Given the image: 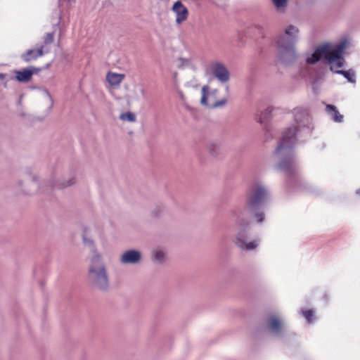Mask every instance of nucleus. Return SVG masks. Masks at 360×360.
Instances as JSON below:
<instances>
[{
	"instance_id": "38",
	"label": "nucleus",
	"mask_w": 360,
	"mask_h": 360,
	"mask_svg": "<svg viewBox=\"0 0 360 360\" xmlns=\"http://www.w3.org/2000/svg\"><path fill=\"white\" fill-rule=\"evenodd\" d=\"M176 75H177V74H176V73H174V77H176Z\"/></svg>"
},
{
	"instance_id": "16",
	"label": "nucleus",
	"mask_w": 360,
	"mask_h": 360,
	"mask_svg": "<svg viewBox=\"0 0 360 360\" xmlns=\"http://www.w3.org/2000/svg\"><path fill=\"white\" fill-rule=\"evenodd\" d=\"M44 46H40L37 49L27 50L25 53L21 56L22 60L25 62H30L32 60H35L37 58L44 55L43 51Z\"/></svg>"
},
{
	"instance_id": "15",
	"label": "nucleus",
	"mask_w": 360,
	"mask_h": 360,
	"mask_svg": "<svg viewBox=\"0 0 360 360\" xmlns=\"http://www.w3.org/2000/svg\"><path fill=\"white\" fill-rule=\"evenodd\" d=\"M295 42L296 41L290 39L283 34H279L276 39L277 49L294 46Z\"/></svg>"
},
{
	"instance_id": "25",
	"label": "nucleus",
	"mask_w": 360,
	"mask_h": 360,
	"mask_svg": "<svg viewBox=\"0 0 360 360\" xmlns=\"http://www.w3.org/2000/svg\"><path fill=\"white\" fill-rule=\"evenodd\" d=\"M177 66L179 68H188L191 65V60L189 58H179L177 61Z\"/></svg>"
},
{
	"instance_id": "29",
	"label": "nucleus",
	"mask_w": 360,
	"mask_h": 360,
	"mask_svg": "<svg viewBox=\"0 0 360 360\" xmlns=\"http://www.w3.org/2000/svg\"><path fill=\"white\" fill-rule=\"evenodd\" d=\"M53 41V34L48 33L44 37V45L49 44Z\"/></svg>"
},
{
	"instance_id": "9",
	"label": "nucleus",
	"mask_w": 360,
	"mask_h": 360,
	"mask_svg": "<svg viewBox=\"0 0 360 360\" xmlns=\"http://www.w3.org/2000/svg\"><path fill=\"white\" fill-rule=\"evenodd\" d=\"M297 57V54L295 46L277 49V58L281 63L285 65L293 63Z\"/></svg>"
},
{
	"instance_id": "13",
	"label": "nucleus",
	"mask_w": 360,
	"mask_h": 360,
	"mask_svg": "<svg viewBox=\"0 0 360 360\" xmlns=\"http://www.w3.org/2000/svg\"><path fill=\"white\" fill-rule=\"evenodd\" d=\"M268 325L270 330L275 334H279L285 326L283 319L276 315L269 316Z\"/></svg>"
},
{
	"instance_id": "18",
	"label": "nucleus",
	"mask_w": 360,
	"mask_h": 360,
	"mask_svg": "<svg viewBox=\"0 0 360 360\" xmlns=\"http://www.w3.org/2000/svg\"><path fill=\"white\" fill-rule=\"evenodd\" d=\"M82 241L85 246L90 248H94L95 244L91 236V228L89 226H83L82 228Z\"/></svg>"
},
{
	"instance_id": "10",
	"label": "nucleus",
	"mask_w": 360,
	"mask_h": 360,
	"mask_svg": "<svg viewBox=\"0 0 360 360\" xmlns=\"http://www.w3.org/2000/svg\"><path fill=\"white\" fill-rule=\"evenodd\" d=\"M152 262L158 265L164 264L168 260V250L166 247L158 245L151 251Z\"/></svg>"
},
{
	"instance_id": "3",
	"label": "nucleus",
	"mask_w": 360,
	"mask_h": 360,
	"mask_svg": "<svg viewBox=\"0 0 360 360\" xmlns=\"http://www.w3.org/2000/svg\"><path fill=\"white\" fill-rule=\"evenodd\" d=\"M297 133L295 127L288 128L283 134L282 139L272 158L277 162V168L286 173H290L294 165L292 148L295 143V138Z\"/></svg>"
},
{
	"instance_id": "6",
	"label": "nucleus",
	"mask_w": 360,
	"mask_h": 360,
	"mask_svg": "<svg viewBox=\"0 0 360 360\" xmlns=\"http://www.w3.org/2000/svg\"><path fill=\"white\" fill-rule=\"evenodd\" d=\"M219 91L217 89H211L207 85L201 89L200 104L210 108H218L224 107L227 100L226 98L217 101Z\"/></svg>"
},
{
	"instance_id": "11",
	"label": "nucleus",
	"mask_w": 360,
	"mask_h": 360,
	"mask_svg": "<svg viewBox=\"0 0 360 360\" xmlns=\"http://www.w3.org/2000/svg\"><path fill=\"white\" fill-rule=\"evenodd\" d=\"M172 11L176 15L175 22L178 25H181L188 17L187 8L180 1L174 4Z\"/></svg>"
},
{
	"instance_id": "20",
	"label": "nucleus",
	"mask_w": 360,
	"mask_h": 360,
	"mask_svg": "<svg viewBox=\"0 0 360 360\" xmlns=\"http://www.w3.org/2000/svg\"><path fill=\"white\" fill-rule=\"evenodd\" d=\"M299 30L294 25L288 26L284 31L283 34L297 41L298 38Z\"/></svg>"
},
{
	"instance_id": "39",
	"label": "nucleus",
	"mask_w": 360,
	"mask_h": 360,
	"mask_svg": "<svg viewBox=\"0 0 360 360\" xmlns=\"http://www.w3.org/2000/svg\"><path fill=\"white\" fill-rule=\"evenodd\" d=\"M357 193H360V190H358V191H357Z\"/></svg>"
},
{
	"instance_id": "28",
	"label": "nucleus",
	"mask_w": 360,
	"mask_h": 360,
	"mask_svg": "<svg viewBox=\"0 0 360 360\" xmlns=\"http://www.w3.org/2000/svg\"><path fill=\"white\" fill-rule=\"evenodd\" d=\"M302 314L309 323L313 321L314 311L313 310H302Z\"/></svg>"
},
{
	"instance_id": "31",
	"label": "nucleus",
	"mask_w": 360,
	"mask_h": 360,
	"mask_svg": "<svg viewBox=\"0 0 360 360\" xmlns=\"http://www.w3.org/2000/svg\"><path fill=\"white\" fill-rule=\"evenodd\" d=\"M162 212L158 210V208H155L152 211V214L155 217H159L161 216Z\"/></svg>"
},
{
	"instance_id": "37",
	"label": "nucleus",
	"mask_w": 360,
	"mask_h": 360,
	"mask_svg": "<svg viewBox=\"0 0 360 360\" xmlns=\"http://www.w3.org/2000/svg\"><path fill=\"white\" fill-rule=\"evenodd\" d=\"M229 89V86L228 85L226 86V90L228 91Z\"/></svg>"
},
{
	"instance_id": "36",
	"label": "nucleus",
	"mask_w": 360,
	"mask_h": 360,
	"mask_svg": "<svg viewBox=\"0 0 360 360\" xmlns=\"http://www.w3.org/2000/svg\"><path fill=\"white\" fill-rule=\"evenodd\" d=\"M134 100H136V101L139 99V97L138 96V95H137V94H136V93H135V95H134Z\"/></svg>"
},
{
	"instance_id": "30",
	"label": "nucleus",
	"mask_w": 360,
	"mask_h": 360,
	"mask_svg": "<svg viewBox=\"0 0 360 360\" xmlns=\"http://www.w3.org/2000/svg\"><path fill=\"white\" fill-rule=\"evenodd\" d=\"M255 217L259 223L262 222L264 220V214L262 212L256 213Z\"/></svg>"
},
{
	"instance_id": "22",
	"label": "nucleus",
	"mask_w": 360,
	"mask_h": 360,
	"mask_svg": "<svg viewBox=\"0 0 360 360\" xmlns=\"http://www.w3.org/2000/svg\"><path fill=\"white\" fill-rule=\"evenodd\" d=\"M120 119L122 121H127L129 122H134L136 120V115L131 112L122 113L120 115Z\"/></svg>"
},
{
	"instance_id": "2",
	"label": "nucleus",
	"mask_w": 360,
	"mask_h": 360,
	"mask_svg": "<svg viewBox=\"0 0 360 360\" xmlns=\"http://www.w3.org/2000/svg\"><path fill=\"white\" fill-rule=\"evenodd\" d=\"M75 183V176H67L61 169L56 168L52 170L47 179H43L39 174L32 172L24 179H19L16 182V187L24 194L34 195L43 191L48 185L64 189Z\"/></svg>"
},
{
	"instance_id": "1",
	"label": "nucleus",
	"mask_w": 360,
	"mask_h": 360,
	"mask_svg": "<svg viewBox=\"0 0 360 360\" xmlns=\"http://www.w3.org/2000/svg\"><path fill=\"white\" fill-rule=\"evenodd\" d=\"M268 198L266 188L259 182L252 184L246 193V204L243 208L230 211V219L235 233V244L243 250H252L257 248L259 241H248L250 219L252 210L263 203Z\"/></svg>"
},
{
	"instance_id": "26",
	"label": "nucleus",
	"mask_w": 360,
	"mask_h": 360,
	"mask_svg": "<svg viewBox=\"0 0 360 360\" xmlns=\"http://www.w3.org/2000/svg\"><path fill=\"white\" fill-rule=\"evenodd\" d=\"M12 79L8 74L0 72V82L3 86L6 88L8 86V82Z\"/></svg>"
},
{
	"instance_id": "24",
	"label": "nucleus",
	"mask_w": 360,
	"mask_h": 360,
	"mask_svg": "<svg viewBox=\"0 0 360 360\" xmlns=\"http://www.w3.org/2000/svg\"><path fill=\"white\" fill-rule=\"evenodd\" d=\"M272 110H273L272 107H268L264 113L260 112V113L257 114L256 120L259 123H263L266 119L265 115L268 113L271 112Z\"/></svg>"
},
{
	"instance_id": "5",
	"label": "nucleus",
	"mask_w": 360,
	"mask_h": 360,
	"mask_svg": "<svg viewBox=\"0 0 360 360\" xmlns=\"http://www.w3.org/2000/svg\"><path fill=\"white\" fill-rule=\"evenodd\" d=\"M88 280L96 289L106 291L110 288V277L103 255L95 252L88 267Z\"/></svg>"
},
{
	"instance_id": "32",
	"label": "nucleus",
	"mask_w": 360,
	"mask_h": 360,
	"mask_svg": "<svg viewBox=\"0 0 360 360\" xmlns=\"http://www.w3.org/2000/svg\"><path fill=\"white\" fill-rule=\"evenodd\" d=\"M60 5H62L63 4H66L68 5H70L71 4L74 3L75 0H58Z\"/></svg>"
},
{
	"instance_id": "7",
	"label": "nucleus",
	"mask_w": 360,
	"mask_h": 360,
	"mask_svg": "<svg viewBox=\"0 0 360 360\" xmlns=\"http://www.w3.org/2000/svg\"><path fill=\"white\" fill-rule=\"evenodd\" d=\"M118 260L122 266H136L142 262L143 253L137 249H127L120 254Z\"/></svg>"
},
{
	"instance_id": "35",
	"label": "nucleus",
	"mask_w": 360,
	"mask_h": 360,
	"mask_svg": "<svg viewBox=\"0 0 360 360\" xmlns=\"http://www.w3.org/2000/svg\"><path fill=\"white\" fill-rule=\"evenodd\" d=\"M46 94L47 97L52 101V98H51L50 94L47 91L46 92Z\"/></svg>"
},
{
	"instance_id": "17",
	"label": "nucleus",
	"mask_w": 360,
	"mask_h": 360,
	"mask_svg": "<svg viewBox=\"0 0 360 360\" xmlns=\"http://www.w3.org/2000/svg\"><path fill=\"white\" fill-rule=\"evenodd\" d=\"M124 78V75L109 72L106 75V80L112 86H119Z\"/></svg>"
},
{
	"instance_id": "12",
	"label": "nucleus",
	"mask_w": 360,
	"mask_h": 360,
	"mask_svg": "<svg viewBox=\"0 0 360 360\" xmlns=\"http://www.w3.org/2000/svg\"><path fill=\"white\" fill-rule=\"evenodd\" d=\"M38 72V69L30 66L21 70H15V79L19 82H28L32 79L34 74Z\"/></svg>"
},
{
	"instance_id": "19",
	"label": "nucleus",
	"mask_w": 360,
	"mask_h": 360,
	"mask_svg": "<svg viewBox=\"0 0 360 360\" xmlns=\"http://www.w3.org/2000/svg\"><path fill=\"white\" fill-rule=\"evenodd\" d=\"M326 112L334 122H342L343 121V116L340 114L335 105H327Z\"/></svg>"
},
{
	"instance_id": "34",
	"label": "nucleus",
	"mask_w": 360,
	"mask_h": 360,
	"mask_svg": "<svg viewBox=\"0 0 360 360\" xmlns=\"http://www.w3.org/2000/svg\"><path fill=\"white\" fill-rule=\"evenodd\" d=\"M139 93L141 94V95L143 97L145 96V94H146V91H145V89L143 88H140L139 89Z\"/></svg>"
},
{
	"instance_id": "4",
	"label": "nucleus",
	"mask_w": 360,
	"mask_h": 360,
	"mask_svg": "<svg viewBox=\"0 0 360 360\" xmlns=\"http://www.w3.org/2000/svg\"><path fill=\"white\" fill-rule=\"evenodd\" d=\"M347 46V41H342L335 45L326 43L318 46L312 53L306 55V63L314 65L323 58L330 65V69L335 70V68L341 66L342 60L338 56L344 53Z\"/></svg>"
},
{
	"instance_id": "14",
	"label": "nucleus",
	"mask_w": 360,
	"mask_h": 360,
	"mask_svg": "<svg viewBox=\"0 0 360 360\" xmlns=\"http://www.w3.org/2000/svg\"><path fill=\"white\" fill-rule=\"evenodd\" d=\"M338 56H339L340 59L342 60L341 66L337 67V68H335V70H330L336 74H340V75H343L348 80V82L353 83V84L356 83V74L353 70H349L347 71L339 70L344 66V65L345 63V60L343 58V53L339 54Z\"/></svg>"
},
{
	"instance_id": "27",
	"label": "nucleus",
	"mask_w": 360,
	"mask_h": 360,
	"mask_svg": "<svg viewBox=\"0 0 360 360\" xmlns=\"http://www.w3.org/2000/svg\"><path fill=\"white\" fill-rule=\"evenodd\" d=\"M272 1L277 10L283 9L287 4V0H272Z\"/></svg>"
},
{
	"instance_id": "21",
	"label": "nucleus",
	"mask_w": 360,
	"mask_h": 360,
	"mask_svg": "<svg viewBox=\"0 0 360 360\" xmlns=\"http://www.w3.org/2000/svg\"><path fill=\"white\" fill-rule=\"evenodd\" d=\"M295 120L297 122L301 123L302 120L308 119V115L307 112L302 109L297 108L295 109Z\"/></svg>"
},
{
	"instance_id": "33",
	"label": "nucleus",
	"mask_w": 360,
	"mask_h": 360,
	"mask_svg": "<svg viewBox=\"0 0 360 360\" xmlns=\"http://www.w3.org/2000/svg\"><path fill=\"white\" fill-rule=\"evenodd\" d=\"M178 94H179V98H181V100H182V101L185 100V96H184V93L181 91H178Z\"/></svg>"
},
{
	"instance_id": "23",
	"label": "nucleus",
	"mask_w": 360,
	"mask_h": 360,
	"mask_svg": "<svg viewBox=\"0 0 360 360\" xmlns=\"http://www.w3.org/2000/svg\"><path fill=\"white\" fill-rule=\"evenodd\" d=\"M209 153L213 157H217L221 153V149L217 143H212L209 146Z\"/></svg>"
},
{
	"instance_id": "8",
	"label": "nucleus",
	"mask_w": 360,
	"mask_h": 360,
	"mask_svg": "<svg viewBox=\"0 0 360 360\" xmlns=\"http://www.w3.org/2000/svg\"><path fill=\"white\" fill-rule=\"evenodd\" d=\"M212 75L221 84H227L230 80V72L224 64L214 62L210 65Z\"/></svg>"
}]
</instances>
